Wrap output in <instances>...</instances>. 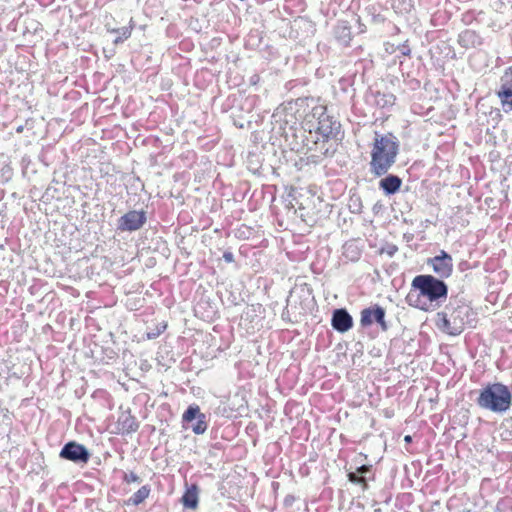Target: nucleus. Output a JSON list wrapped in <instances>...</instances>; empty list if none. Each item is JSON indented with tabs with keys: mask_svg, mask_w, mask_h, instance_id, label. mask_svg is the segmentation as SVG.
<instances>
[{
	"mask_svg": "<svg viewBox=\"0 0 512 512\" xmlns=\"http://www.w3.org/2000/svg\"><path fill=\"white\" fill-rule=\"evenodd\" d=\"M448 295L447 285L432 275H417L411 283L407 303L414 308L428 312L438 308Z\"/></svg>",
	"mask_w": 512,
	"mask_h": 512,
	"instance_id": "f257e3e1",
	"label": "nucleus"
},
{
	"mask_svg": "<svg viewBox=\"0 0 512 512\" xmlns=\"http://www.w3.org/2000/svg\"><path fill=\"white\" fill-rule=\"evenodd\" d=\"M398 153L399 142L393 133L379 134L375 132L370 152L372 174L377 177L385 175L395 164Z\"/></svg>",
	"mask_w": 512,
	"mask_h": 512,
	"instance_id": "f03ea898",
	"label": "nucleus"
},
{
	"mask_svg": "<svg viewBox=\"0 0 512 512\" xmlns=\"http://www.w3.org/2000/svg\"><path fill=\"white\" fill-rule=\"evenodd\" d=\"M512 403V395L504 384L494 383L484 387L479 394L477 404L492 412H505Z\"/></svg>",
	"mask_w": 512,
	"mask_h": 512,
	"instance_id": "7ed1b4c3",
	"label": "nucleus"
},
{
	"mask_svg": "<svg viewBox=\"0 0 512 512\" xmlns=\"http://www.w3.org/2000/svg\"><path fill=\"white\" fill-rule=\"evenodd\" d=\"M473 314L472 309L467 305L455 307L449 314H438V327L449 335H459L468 324L469 316Z\"/></svg>",
	"mask_w": 512,
	"mask_h": 512,
	"instance_id": "20e7f679",
	"label": "nucleus"
},
{
	"mask_svg": "<svg viewBox=\"0 0 512 512\" xmlns=\"http://www.w3.org/2000/svg\"><path fill=\"white\" fill-rule=\"evenodd\" d=\"M294 200L297 206L295 212L302 221L310 225L316 223L320 213L319 198L310 191H304L300 192Z\"/></svg>",
	"mask_w": 512,
	"mask_h": 512,
	"instance_id": "39448f33",
	"label": "nucleus"
},
{
	"mask_svg": "<svg viewBox=\"0 0 512 512\" xmlns=\"http://www.w3.org/2000/svg\"><path fill=\"white\" fill-rule=\"evenodd\" d=\"M496 96L505 112H512V65L507 67L500 77Z\"/></svg>",
	"mask_w": 512,
	"mask_h": 512,
	"instance_id": "423d86ee",
	"label": "nucleus"
},
{
	"mask_svg": "<svg viewBox=\"0 0 512 512\" xmlns=\"http://www.w3.org/2000/svg\"><path fill=\"white\" fill-rule=\"evenodd\" d=\"M316 132L324 141L337 139L341 132V124L333 116L322 113L318 118Z\"/></svg>",
	"mask_w": 512,
	"mask_h": 512,
	"instance_id": "0eeeda50",
	"label": "nucleus"
},
{
	"mask_svg": "<svg viewBox=\"0 0 512 512\" xmlns=\"http://www.w3.org/2000/svg\"><path fill=\"white\" fill-rule=\"evenodd\" d=\"M374 322L380 326L382 331H387L388 324L385 321V309L377 304L363 309L360 314L361 326L368 327Z\"/></svg>",
	"mask_w": 512,
	"mask_h": 512,
	"instance_id": "6e6552de",
	"label": "nucleus"
},
{
	"mask_svg": "<svg viewBox=\"0 0 512 512\" xmlns=\"http://www.w3.org/2000/svg\"><path fill=\"white\" fill-rule=\"evenodd\" d=\"M60 457L73 462L86 464L90 459V454L85 446L72 441L64 445L60 451Z\"/></svg>",
	"mask_w": 512,
	"mask_h": 512,
	"instance_id": "1a4fd4ad",
	"label": "nucleus"
},
{
	"mask_svg": "<svg viewBox=\"0 0 512 512\" xmlns=\"http://www.w3.org/2000/svg\"><path fill=\"white\" fill-rule=\"evenodd\" d=\"M428 264L431 265L433 271L440 278H448L453 272V259L445 251H441L439 255L430 258Z\"/></svg>",
	"mask_w": 512,
	"mask_h": 512,
	"instance_id": "9d476101",
	"label": "nucleus"
},
{
	"mask_svg": "<svg viewBox=\"0 0 512 512\" xmlns=\"http://www.w3.org/2000/svg\"><path fill=\"white\" fill-rule=\"evenodd\" d=\"M139 429V422L136 417L132 415L130 410L122 411L119 413L115 422L114 434L130 435Z\"/></svg>",
	"mask_w": 512,
	"mask_h": 512,
	"instance_id": "9b49d317",
	"label": "nucleus"
},
{
	"mask_svg": "<svg viewBox=\"0 0 512 512\" xmlns=\"http://www.w3.org/2000/svg\"><path fill=\"white\" fill-rule=\"evenodd\" d=\"M146 222L144 211H128L120 219L118 228L122 231H135L140 229Z\"/></svg>",
	"mask_w": 512,
	"mask_h": 512,
	"instance_id": "f8f14e48",
	"label": "nucleus"
},
{
	"mask_svg": "<svg viewBox=\"0 0 512 512\" xmlns=\"http://www.w3.org/2000/svg\"><path fill=\"white\" fill-rule=\"evenodd\" d=\"M182 418L184 422H191L195 418L197 419L196 424L192 427L193 432L197 435L203 434L207 430L205 415L200 412L198 405H190Z\"/></svg>",
	"mask_w": 512,
	"mask_h": 512,
	"instance_id": "ddd939ff",
	"label": "nucleus"
},
{
	"mask_svg": "<svg viewBox=\"0 0 512 512\" xmlns=\"http://www.w3.org/2000/svg\"><path fill=\"white\" fill-rule=\"evenodd\" d=\"M332 326L340 333L347 332L353 326V319L345 309H337L332 316Z\"/></svg>",
	"mask_w": 512,
	"mask_h": 512,
	"instance_id": "4468645a",
	"label": "nucleus"
},
{
	"mask_svg": "<svg viewBox=\"0 0 512 512\" xmlns=\"http://www.w3.org/2000/svg\"><path fill=\"white\" fill-rule=\"evenodd\" d=\"M401 185L402 180L396 175H388L379 182V187L388 195L398 192Z\"/></svg>",
	"mask_w": 512,
	"mask_h": 512,
	"instance_id": "2eb2a0df",
	"label": "nucleus"
},
{
	"mask_svg": "<svg viewBox=\"0 0 512 512\" xmlns=\"http://www.w3.org/2000/svg\"><path fill=\"white\" fill-rule=\"evenodd\" d=\"M198 487L193 484L189 487L182 496V503L185 507L190 509H196L198 506Z\"/></svg>",
	"mask_w": 512,
	"mask_h": 512,
	"instance_id": "dca6fc26",
	"label": "nucleus"
},
{
	"mask_svg": "<svg viewBox=\"0 0 512 512\" xmlns=\"http://www.w3.org/2000/svg\"><path fill=\"white\" fill-rule=\"evenodd\" d=\"M151 489L148 485L139 488L129 499V502L137 506L144 502L150 495Z\"/></svg>",
	"mask_w": 512,
	"mask_h": 512,
	"instance_id": "f3484780",
	"label": "nucleus"
},
{
	"mask_svg": "<svg viewBox=\"0 0 512 512\" xmlns=\"http://www.w3.org/2000/svg\"><path fill=\"white\" fill-rule=\"evenodd\" d=\"M132 30V27H122L118 29H113L112 32L117 34V37L114 39L113 43L117 45L129 39L131 37Z\"/></svg>",
	"mask_w": 512,
	"mask_h": 512,
	"instance_id": "a211bd4d",
	"label": "nucleus"
},
{
	"mask_svg": "<svg viewBox=\"0 0 512 512\" xmlns=\"http://www.w3.org/2000/svg\"><path fill=\"white\" fill-rule=\"evenodd\" d=\"M347 477L350 482L360 485L363 491H366L369 488L365 477L358 475L355 472H349Z\"/></svg>",
	"mask_w": 512,
	"mask_h": 512,
	"instance_id": "6ab92c4d",
	"label": "nucleus"
},
{
	"mask_svg": "<svg viewBox=\"0 0 512 512\" xmlns=\"http://www.w3.org/2000/svg\"><path fill=\"white\" fill-rule=\"evenodd\" d=\"M476 37L474 31L465 30L459 35V43L463 46L467 44L468 41L473 40Z\"/></svg>",
	"mask_w": 512,
	"mask_h": 512,
	"instance_id": "aec40b11",
	"label": "nucleus"
},
{
	"mask_svg": "<svg viewBox=\"0 0 512 512\" xmlns=\"http://www.w3.org/2000/svg\"><path fill=\"white\" fill-rule=\"evenodd\" d=\"M123 480H124V482L130 484L133 482H139L140 478L136 473L130 472V473H125Z\"/></svg>",
	"mask_w": 512,
	"mask_h": 512,
	"instance_id": "412c9836",
	"label": "nucleus"
},
{
	"mask_svg": "<svg viewBox=\"0 0 512 512\" xmlns=\"http://www.w3.org/2000/svg\"><path fill=\"white\" fill-rule=\"evenodd\" d=\"M341 29L343 33V38H346V43L349 44L352 38L350 28L347 26H343Z\"/></svg>",
	"mask_w": 512,
	"mask_h": 512,
	"instance_id": "4be33fe9",
	"label": "nucleus"
},
{
	"mask_svg": "<svg viewBox=\"0 0 512 512\" xmlns=\"http://www.w3.org/2000/svg\"><path fill=\"white\" fill-rule=\"evenodd\" d=\"M371 470V466L369 465H362L356 469V472L358 475H363Z\"/></svg>",
	"mask_w": 512,
	"mask_h": 512,
	"instance_id": "5701e85b",
	"label": "nucleus"
},
{
	"mask_svg": "<svg viewBox=\"0 0 512 512\" xmlns=\"http://www.w3.org/2000/svg\"><path fill=\"white\" fill-rule=\"evenodd\" d=\"M385 418H392L394 417L395 413L393 409L386 408L382 411Z\"/></svg>",
	"mask_w": 512,
	"mask_h": 512,
	"instance_id": "b1692460",
	"label": "nucleus"
},
{
	"mask_svg": "<svg viewBox=\"0 0 512 512\" xmlns=\"http://www.w3.org/2000/svg\"><path fill=\"white\" fill-rule=\"evenodd\" d=\"M223 258L227 262H232L234 260L233 254L231 252H225L224 255H223Z\"/></svg>",
	"mask_w": 512,
	"mask_h": 512,
	"instance_id": "393cba45",
	"label": "nucleus"
},
{
	"mask_svg": "<svg viewBox=\"0 0 512 512\" xmlns=\"http://www.w3.org/2000/svg\"><path fill=\"white\" fill-rule=\"evenodd\" d=\"M404 441H405L406 443H411V442H412V437H411L410 435H406V436L404 437Z\"/></svg>",
	"mask_w": 512,
	"mask_h": 512,
	"instance_id": "a878e982",
	"label": "nucleus"
},
{
	"mask_svg": "<svg viewBox=\"0 0 512 512\" xmlns=\"http://www.w3.org/2000/svg\"><path fill=\"white\" fill-rule=\"evenodd\" d=\"M166 327H167V324H163L161 330L158 331V334L163 332L166 329Z\"/></svg>",
	"mask_w": 512,
	"mask_h": 512,
	"instance_id": "bb28decb",
	"label": "nucleus"
},
{
	"mask_svg": "<svg viewBox=\"0 0 512 512\" xmlns=\"http://www.w3.org/2000/svg\"><path fill=\"white\" fill-rule=\"evenodd\" d=\"M16 131H17L18 133H21V132L23 131V127H22V126H19V127L16 129Z\"/></svg>",
	"mask_w": 512,
	"mask_h": 512,
	"instance_id": "cd10ccee",
	"label": "nucleus"
}]
</instances>
